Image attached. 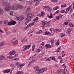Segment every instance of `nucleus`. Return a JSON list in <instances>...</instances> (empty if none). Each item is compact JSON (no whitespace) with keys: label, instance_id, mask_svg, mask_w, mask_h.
Masks as SVG:
<instances>
[{"label":"nucleus","instance_id":"obj_1","mask_svg":"<svg viewBox=\"0 0 74 74\" xmlns=\"http://www.w3.org/2000/svg\"><path fill=\"white\" fill-rule=\"evenodd\" d=\"M2 4L5 7V11H8L11 9L12 10H17V7L12 6L11 8L10 5V3L7 2H5L2 3Z\"/></svg>","mask_w":74,"mask_h":74},{"label":"nucleus","instance_id":"obj_2","mask_svg":"<svg viewBox=\"0 0 74 74\" xmlns=\"http://www.w3.org/2000/svg\"><path fill=\"white\" fill-rule=\"evenodd\" d=\"M34 69L37 74L42 73L47 70V68H43L40 70L38 66H35Z\"/></svg>","mask_w":74,"mask_h":74},{"label":"nucleus","instance_id":"obj_3","mask_svg":"<svg viewBox=\"0 0 74 74\" xmlns=\"http://www.w3.org/2000/svg\"><path fill=\"white\" fill-rule=\"evenodd\" d=\"M42 23V24L41 25V27H44L43 28V29H45V25H47V26H49L50 25V22H47L46 21H43Z\"/></svg>","mask_w":74,"mask_h":74},{"label":"nucleus","instance_id":"obj_4","mask_svg":"<svg viewBox=\"0 0 74 74\" xmlns=\"http://www.w3.org/2000/svg\"><path fill=\"white\" fill-rule=\"evenodd\" d=\"M31 46V45H24L22 47V49H23V51H25L27 50H28L29 49L30 47Z\"/></svg>","mask_w":74,"mask_h":74},{"label":"nucleus","instance_id":"obj_5","mask_svg":"<svg viewBox=\"0 0 74 74\" xmlns=\"http://www.w3.org/2000/svg\"><path fill=\"white\" fill-rule=\"evenodd\" d=\"M34 16V14H31L30 13H29L27 14V17L26 18V19H27L28 20H30L31 21V18H32Z\"/></svg>","mask_w":74,"mask_h":74},{"label":"nucleus","instance_id":"obj_6","mask_svg":"<svg viewBox=\"0 0 74 74\" xmlns=\"http://www.w3.org/2000/svg\"><path fill=\"white\" fill-rule=\"evenodd\" d=\"M16 53V51L14 50L11 51L9 53V55L10 56H12L14 55Z\"/></svg>","mask_w":74,"mask_h":74},{"label":"nucleus","instance_id":"obj_7","mask_svg":"<svg viewBox=\"0 0 74 74\" xmlns=\"http://www.w3.org/2000/svg\"><path fill=\"white\" fill-rule=\"evenodd\" d=\"M16 53V51L14 50L11 51L9 53V55L10 56H12L14 55Z\"/></svg>","mask_w":74,"mask_h":74},{"label":"nucleus","instance_id":"obj_8","mask_svg":"<svg viewBox=\"0 0 74 74\" xmlns=\"http://www.w3.org/2000/svg\"><path fill=\"white\" fill-rule=\"evenodd\" d=\"M69 10H70V13H71V12H72V8H71V6H69V7H68V8L66 9V12H68Z\"/></svg>","mask_w":74,"mask_h":74},{"label":"nucleus","instance_id":"obj_9","mask_svg":"<svg viewBox=\"0 0 74 74\" xmlns=\"http://www.w3.org/2000/svg\"><path fill=\"white\" fill-rule=\"evenodd\" d=\"M31 26H32L31 23H29L27 26L25 27L24 29L26 30L27 29H28L29 27H31Z\"/></svg>","mask_w":74,"mask_h":74},{"label":"nucleus","instance_id":"obj_10","mask_svg":"<svg viewBox=\"0 0 74 74\" xmlns=\"http://www.w3.org/2000/svg\"><path fill=\"white\" fill-rule=\"evenodd\" d=\"M39 18L38 17H37L36 18H35L33 20V21H34V23H36L38 21Z\"/></svg>","mask_w":74,"mask_h":74},{"label":"nucleus","instance_id":"obj_11","mask_svg":"<svg viewBox=\"0 0 74 74\" xmlns=\"http://www.w3.org/2000/svg\"><path fill=\"white\" fill-rule=\"evenodd\" d=\"M24 18L23 16L22 15H21L20 17H18L17 18V20H20L21 21H22L24 19Z\"/></svg>","mask_w":74,"mask_h":74},{"label":"nucleus","instance_id":"obj_12","mask_svg":"<svg viewBox=\"0 0 74 74\" xmlns=\"http://www.w3.org/2000/svg\"><path fill=\"white\" fill-rule=\"evenodd\" d=\"M47 17H48V18H49V19H51V18H53V16L52 13H50V16H49V15H47Z\"/></svg>","mask_w":74,"mask_h":74},{"label":"nucleus","instance_id":"obj_13","mask_svg":"<svg viewBox=\"0 0 74 74\" xmlns=\"http://www.w3.org/2000/svg\"><path fill=\"white\" fill-rule=\"evenodd\" d=\"M45 47L46 48H51V46L49 44H47L45 45Z\"/></svg>","mask_w":74,"mask_h":74},{"label":"nucleus","instance_id":"obj_14","mask_svg":"<svg viewBox=\"0 0 74 74\" xmlns=\"http://www.w3.org/2000/svg\"><path fill=\"white\" fill-rule=\"evenodd\" d=\"M62 15H59V16H57L56 19H60L62 18Z\"/></svg>","mask_w":74,"mask_h":74},{"label":"nucleus","instance_id":"obj_15","mask_svg":"<svg viewBox=\"0 0 74 74\" xmlns=\"http://www.w3.org/2000/svg\"><path fill=\"white\" fill-rule=\"evenodd\" d=\"M10 72V69H7L4 70V73H9Z\"/></svg>","mask_w":74,"mask_h":74},{"label":"nucleus","instance_id":"obj_16","mask_svg":"<svg viewBox=\"0 0 74 74\" xmlns=\"http://www.w3.org/2000/svg\"><path fill=\"white\" fill-rule=\"evenodd\" d=\"M70 29V28H69L68 29V30H67V31H66V34H67L69 35L70 34V32L71 31Z\"/></svg>","mask_w":74,"mask_h":74},{"label":"nucleus","instance_id":"obj_17","mask_svg":"<svg viewBox=\"0 0 74 74\" xmlns=\"http://www.w3.org/2000/svg\"><path fill=\"white\" fill-rule=\"evenodd\" d=\"M25 65V63L21 64V65H19V66H18V68H22Z\"/></svg>","mask_w":74,"mask_h":74},{"label":"nucleus","instance_id":"obj_18","mask_svg":"<svg viewBox=\"0 0 74 74\" xmlns=\"http://www.w3.org/2000/svg\"><path fill=\"white\" fill-rule=\"evenodd\" d=\"M64 69H62L60 71H59L58 72V74H60L62 73L63 72H64Z\"/></svg>","mask_w":74,"mask_h":74},{"label":"nucleus","instance_id":"obj_19","mask_svg":"<svg viewBox=\"0 0 74 74\" xmlns=\"http://www.w3.org/2000/svg\"><path fill=\"white\" fill-rule=\"evenodd\" d=\"M47 8V10H48V11H49V12H51V11H52V9L51 7L48 6Z\"/></svg>","mask_w":74,"mask_h":74},{"label":"nucleus","instance_id":"obj_20","mask_svg":"<svg viewBox=\"0 0 74 74\" xmlns=\"http://www.w3.org/2000/svg\"><path fill=\"white\" fill-rule=\"evenodd\" d=\"M5 57L3 55H0V61H1L2 59H4Z\"/></svg>","mask_w":74,"mask_h":74},{"label":"nucleus","instance_id":"obj_21","mask_svg":"<svg viewBox=\"0 0 74 74\" xmlns=\"http://www.w3.org/2000/svg\"><path fill=\"white\" fill-rule=\"evenodd\" d=\"M24 72L22 71H18L15 74H23Z\"/></svg>","mask_w":74,"mask_h":74},{"label":"nucleus","instance_id":"obj_22","mask_svg":"<svg viewBox=\"0 0 74 74\" xmlns=\"http://www.w3.org/2000/svg\"><path fill=\"white\" fill-rule=\"evenodd\" d=\"M17 9L18 10V8H23V7L22 5H17Z\"/></svg>","mask_w":74,"mask_h":74},{"label":"nucleus","instance_id":"obj_23","mask_svg":"<svg viewBox=\"0 0 74 74\" xmlns=\"http://www.w3.org/2000/svg\"><path fill=\"white\" fill-rule=\"evenodd\" d=\"M36 1H38V2H37L36 4V5H37L39 4V0H34V2L35 3V2H36Z\"/></svg>","mask_w":74,"mask_h":74},{"label":"nucleus","instance_id":"obj_24","mask_svg":"<svg viewBox=\"0 0 74 74\" xmlns=\"http://www.w3.org/2000/svg\"><path fill=\"white\" fill-rule=\"evenodd\" d=\"M43 32L42 30H41L40 31H38V32H36V34H40L42 33Z\"/></svg>","mask_w":74,"mask_h":74},{"label":"nucleus","instance_id":"obj_25","mask_svg":"<svg viewBox=\"0 0 74 74\" xmlns=\"http://www.w3.org/2000/svg\"><path fill=\"white\" fill-rule=\"evenodd\" d=\"M18 42L17 40L14 41L13 43V44L14 45H17V44H18Z\"/></svg>","mask_w":74,"mask_h":74},{"label":"nucleus","instance_id":"obj_26","mask_svg":"<svg viewBox=\"0 0 74 74\" xmlns=\"http://www.w3.org/2000/svg\"><path fill=\"white\" fill-rule=\"evenodd\" d=\"M50 32L52 34H54V30L53 28H50Z\"/></svg>","mask_w":74,"mask_h":74},{"label":"nucleus","instance_id":"obj_27","mask_svg":"<svg viewBox=\"0 0 74 74\" xmlns=\"http://www.w3.org/2000/svg\"><path fill=\"white\" fill-rule=\"evenodd\" d=\"M34 1H33V0H31V1H28L27 2V4H32V3H34Z\"/></svg>","mask_w":74,"mask_h":74},{"label":"nucleus","instance_id":"obj_28","mask_svg":"<svg viewBox=\"0 0 74 74\" xmlns=\"http://www.w3.org/2000/svg\"><path fill=\"white\" fill-rule=\"evenodd\" d=\"M23 39L24 40V41L25 42H26L28 40L26 38V37H24V38H23Z\"/></svg>","mask_w":74,"mask_h":74},{"label":"nucleus","instance_id":"obj_29","mask_svg":"<svg viewBox=\"0 0 74 74\" xmlns=\"http://www.w3.org/2000/svg\"><path fill=\"white\" fill-rule=\"evenodd\" d=\"M35 45H33V46H32V51H33L35 48Z\"/></svg>","mask_w":74,"mask_h":74},{"label":"nucleus","instance_id":"obj_30","mask_svg":"<svg viewBox=\"0 0 74 74\" xmlns=\"http://www.w3.org/2000/svg\"><path fill=\"white\" fill-rule=\"evenodd\" d=\"M26 20H27V21H26L25 23V25L26 26V25H27V23L29 22H30V20H28V19H26Z\"/></svg>","mask_w":74,"mask_h":74},{"label":"nucleus","instance_id":"obj_31","mask_svg":"<svg viewBox=\"0 0 74 74\" xmlns=\"http://www.w3.org/2000/svg\"><path fill=\"white\" fill-rule=\"evenodd\" d=\"M34 30L33 29H30L29 31L28 32V34H29L31 33H32L33 32H34Z\"/></svg>","mask_w":74,"mask_h":74},{"label":"nucleus","instance_id":"obj_32","mask_svg":"<svg viewBox=\"0 0 74 74\" xmlns=\"http://www.w3.org/2000/svg\"><path fill=\"white\" fill-rule=\"evenodd\" d=\"M45 34L46 35H51V34L50 32H45Z\"/></svg>","mask_w":74,"mask_h":74},{"label":"nucleus","instance_id":"obj_33","mask_svg":"<svg viewBox=\"0 0 74 74\" xmlns=\"http://www.w3.org/2000/svg\"><path fill=\"white\" fill-rule=\"evenodd\" d=\"M58 1V0H51V2L52 3H57Z\"/></svg>","mask_w":74,"mask_h":74},{"label":"nucleus","instance_id":"obj_34","mask_svg":"<svg viewBox=\"0 0 74 74\" xmlns=\"http://www.w3.org/2000/svg\"><path fill=\"white\" fill-rule=\"evenodd\" d=\"M7 58L9 59H11L13 58V57L11 56H7Z\"/></svg>","mask_w":74,"mask_h":74},{"label":"nucleus","instance_id":"obj_35","mask_svg":"<svg viewBox=\"0 0 74 74\" xmlns=\"http://www.w3.org/2000/svg\"><path fill=\"white\" fill-rule=\"evenodd\" d=\"M69 26L71 27H74V25L72 23H69Z\"/></svg>","mask_w":74,"mask_h":74},{"label":"nucleus","instance_id":"obj_36","mask_svg":"<svg viewBox=\"0 0 74 74\" xmlns=\"http://www.w3.org/2000/svg\"><path fill=\"white\" fill-rule=\"evenodd\" d=\"M12 25H15L16 23V22L14 21H12L11 22Z\"/></svg>","mask_w":74,"mask_h":74},{"label":"nucleus","instance_id":"obj_37","mask_svg":"<svg viewBox=\"0 0 74 74\" xmlns=\"http://www.w3.org/2000/svg\"><path fill=\"white\" fill-rule=\"evenodd\" d=\"M5 43L4 42H2L0 44V47L3 46L4 45Z\"/></svg>","mask_w":74,"mask_h":74},{"label":"nucleus","instance_id":"obj_38","mask_svg":"<svg viewBox=\"0 0 74 74\" xmlns=\"http://www.w3.org/2000/svg\"><path fill=\"white\" fill-rule=\"evenodd\" d=\"M31 10V8L30 7H29L27 9V12H29Z\"/></svg>","mask_w":74,"mask_h":74},{"label":"nucleus","instance_id":"obj_39","mask_svg":"<svg viewBox=\"0 0 74 74\" xmlns=\"http://www.w3.org/2000/svg\"><path fill=\"white\" fill-rule=\"evenodd\" d=\"M59 12L58 10L56 12L54 13L53 15H56V14H59Z\"/></svg>","mask_w":74,"mask_h":74},{"label":"nucleus","instance_id":"obj_40","mask_svg":"<svg viewBox=\"0 0 74 74\" xmlns=\"http://www.w3.org/2000/svg\"><path fill=\"white\" fill-rule=\"evenodd\" d=\"M61 8H64V7H66L67 5L66 4H65V5H61Z\"/></svg>","mask_w":74,"mask_h":74},{"label":"nucleus","instance_id":"obj_41","mask_svg":"<svg viewBox=\"0 0 74 74\" xmlns=\"http://www.w3.org/2000/svg\"><path fill=\"white\" fill-rule=\"evenodd\" d=\"M58 9V6H56V7H54L53 8V10H57Z\"/></svg>","mask_w":74,"mask_h":74},{"label":"nucleus","instance_id":"obj_42","mask_svg":"<svg viewBox=\"0 0 74 74\" xmlns=\"http://www.w3.org/2000/svg\"><path fill=\"white\" fill-rule=\"evenodd\" d=\"M48 7V6H43V9H45V10H47V7Z\"/></svg>","mask_w":74,"mask_h":74},{"label":"nucleus","instance_id":"obj_43","mask_svg":"<svg viewBox=\"0 0 74 74\" xmlns=\"http://www.w3.org/2000/svg\"><path fill=\"white\" fill-rule=\"evenodd\" d=\"M59 44V40H57V42H56V45H57V46H58Z\"/></svg>","mask_w":74,"mask_h":74},{"label":"nucleus","instance_id":"obj_44","mask_svg":"<svg viewBox=\"0 0 74 74\" xmlns=\"http://www.w3.org/2000/svg\"><path fill=\"white\" fill-rule=\"evenodd\" d=\"M65 36V35L63 34V33H61V37H63Z\"/></svg>","mask_w":74,"mask_h":74},{"label":"nucleus","instance_id":"obj_45","mask_svg":"<svg viewBox=\"0 0 74 74\" xmlns=\"http://www.w3.org/2000/svg\"><path fill=\"white\" fill-rule=\"evenodd\" d=\"M61 13H65L66 12L65 11L63 10H61Z\"/></svg>","mask_w":74,"mask_h":74},{"label":"nucleus","instance_id":"obj_46","mask_svg":"<svg viewBox=\"0 0 74 74\" xmlns=\"http://www.w3.org/2000/svg\"><path fill=\"white\" fill-rule=\"evenodd\" d=\"M70 22H64V24L65 25H68V23H69Z\"/></svg>","mask_w":74,"mask_h":74},{"label":"nucleus","instance_id":"obj_47","mask_svg":"<svg viewBox=\"0 0 74 74\" xmlns=\"http://www.w3.org/2000/svg\"><path fill=\"white\" fill-rule=\"evenodd\" d=\"M62 66L64 68V71H65V69L66 68V66L65 64H63L62 65Z\"/></svg>","mask_w":74,"mask_h":74},{"label":"nucleus","instance_id":"obj_48","mask_svg":"<svg viewBox=\"0 0 74 74\" xmlns=\"http://www.w3.org/2000/svg\"><path fill=\"white\" fill-rule=\"evenodd\" d=\"M54 42V40L53 39H51V44H53Z\"/></svg>","mask_w":74,"mask_h":74},{"label":"nucleus","instance_id":"obj_49","mask_svg":"<svg viewBox=\"0 0 74 74\" xmlns=\"http://www.w3.org/2000/svg\"><path fill=\"white\" fill-rule=\"evenodd\" d=\"M2 13H3V10L1 9V8L0 7V14H1Z\"/></svg>","mask_w":74,"mask_h":74},{"label":"nucleus","instance_id":"obj_50","mask_svg":"<svg viewBox=\"0 0 74 74\" xmlns=\"http://www.w3.org/2000/svg\"><path fill=\"white\" fill-rule=\"evenodd\" d=\"M39 16L41 18L43 16V15L42 14H40Z\"/></svg>","mask_w":74,"mask_h":74},{"label":"nucleus","instance_id":"obj_51","mask_svg":"<svg viewBox=\"0 0 74 74\" xmlns=\"http://www.w3.org/2000/svg\"><path fill=\"white\" fill-rule=\"evenodd\" d=\"M33 57H32L29 58V60L30 61H32L33 60Z\"/></svg>","mask_w":74,"mask_h":74},{"label":"nucleus","instance_id":"obj_52","mask_svg":"<svg viewBox=\"0 0 74 74\" xmlns=\"http://www.w3.org/2000/svg\"><path fill=\"white\" fill-rule=\"evenodd\" d=\"M32 63V62H30L28 66V67L30 66L31 64Z\"/></svg>","mask_w":74,"mask_h":74},{"label":"nucleus","instance_id":"obj_53","mask_svg":"<svg viewBox=\"0 0 74 74\" xmlns=\"http://www.w3.org/2000/svg\"><path fill=\"white\" fill-rule=\"evenodd\" d=\"M52 60H55V57L54 56H53V57H52Z\"/></svg>","mask_w":74,"mask_h":74},{"label":"nucleus","instance_id":"obj_54","mask_svg":"<svg viewBox=\"0 0 74 74\" xmlns=\"http://www.w3.org/2000/svg\"><path fill=\"white\" fill-rule=\"evenodd\" d=\"M14 12L13 11H11L10 12V15H12L13 13Z\"/></svg>","mask_w":74,"mask_h":74},{"label":"nucleus","instance_id":"obj_55","mask_svg":"<svg viewBox=\"0 0 74 74\" xmlns=\"http://www.w3.org/2000/svg\"><path fill=\"white\" fill-rule=\"evenodd\" d=\"M41 50L40 49H38L36 51L37 52H39Z\"/></svg>","mask_w":74,"mask_h":74},{"label":"nucleus","instance_id":"obj_56","mask_svg":"<svg viewBox=\"0 0 74 74\" xmlns=\"http://www.w3.org/2000/svg\"><path fill=\"white\" fill-rule=\"evenodd\" d=\"M8 25H12V22H9L8 23Z\"/></svg>","mask_w":74,"mask_h":74},{"label":"nucleus","instance_id":"obj_57","mask_svg":"<svg viewBox=\"0 0 74 74\" xmlns=\"http://www.w3.org/2000/svg\"><path fill=\"white\" fill-rule=\"evenodd\" d=\"M54 33L55 32L56 33H58V29H54Z\"/></svg>","mask_w":74,"mask_h":74},{"label":"nucleus","instance_id":"obj_58","mask_svg":"<svg viewBox=\"0 0 74 74\" xmlns=\"http://www.w3.org/2000/svg\"><path fill=\"white\" fill-rule=\"evenodd\" d=\"M17 56H18V54L17 53H16L14 55V57H17Z\"/></svg>","mask_w":74,"mask_h":74},{"label":"nucleus","instance_id":"obj_59","mask_svg":"<svg viewBox=\"0 0 74 74\" xmlns=\"http://www.w3.org/2000/svg\"><path fill=\"white\" fill-rule=\"evenodd\" d=\"M58 59H60V60L62 59V56H60L58 57Z\"/></svg>","mask_w":74,"mask_h":74},{"label":"nucleus","instance_id":"obj_60","mask_svg":"<svg viewBox=\"0 0 74 74\" xmlns=\"http://www.w3.org/2000/svg\"><path fill=\"white\" fill-rule=\"evenodd\" d=\"M16 31V29H14L12 30V32L13 33H15Z\"/></svg>","mask_w":74,"mask_h":74},{"label":"nucleus","instance_id":"obj_61","mask_svg":"<svg viewBox=\"0 0 74 74\" xmlns=\"http://www.w3.org/2000/svg\"><path fill=\"white\" fill-rule=\"evenodd\" d=\"M21 42L22 43H24L25 42L24 41V40H23V39H22L21 41Z\"/></svg>","mask_w":74,"mask_h":74},{"label":"nucleus","instance_id":"obj_62","mask_svg":"<svg viewBox=\"0 0 74 74\" xmlns=\"http://www.w3.org/2000/svg\"><path fill=\"white\" fill-rule=\"evenodd\" d=\"M45 43L44 42H42L41 44V45L43 46L44 45Z\"/></svg>","mask_w":74,"mask_h":74},{"label":"nucleus","instance_id":"obj_63","mask_svg":"<svg viewBox=\"0 0 74 74\" xmlns=\"http://www.w3.org/2000/svg\"><path fill=\"white\" fill-rule=\"evenodd\" d=\"M50 59H51V58H49L47 60V61H50Z\"/></svg>","mask_w":74,"mask_h":74},{"label":"nucleus","instance_id":"obj_64","mask_svg":"<svg viewBox=\"0 0 74 74\" xmlns=\"http://www.w3.org/2000/svg\"><path fill=\"white\" fill-rule=\"evenodd\" d=\"M8 22V21H6L4 22V23L5 24H6Z\"/></svg>","mask_w":74,"mask_h":74}]
</instances>
